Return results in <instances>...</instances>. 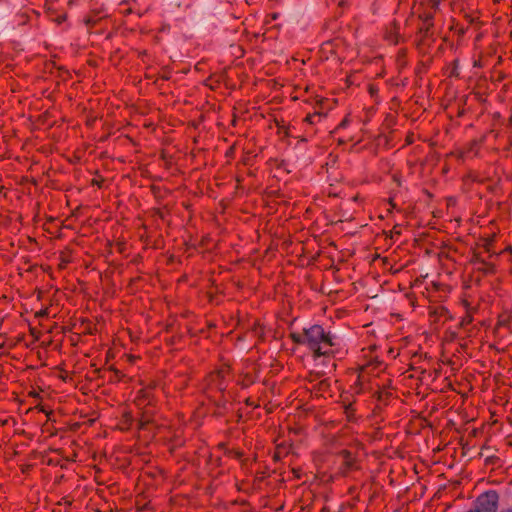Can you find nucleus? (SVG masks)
I'll return each mask as SVG.
<instances>
[{
	"instance_id": "obj_2",
	"label": "nucleus",
	"mask_w": 512,
	"mask_h": 512,
	"mask_svg": "<svg viewBox=\"0 0 512 512\" xmlns=\"http://www.w3.org/2000/svg\"><path fill=\"white\" fill-rule=\"evenodd\" d=\"M498 508V495L494 491L480 495L473 509L468 512H496Z\"/></svg>"
},
{
	"instance_id": "obj_13",
	"label": "nucleus",
	"mask_w": 512,
	"mask_h": 512,
	"mask_svg": "<svg viewBox=\"0 0 512 512\" xmlns=\"http://www.w3.org/2000/svg\"><path fill=\"white\" fill-rule=\"evenodd\" d=\"M65 20H66V15H65V14H64V15H61V16H59V17H57V18L55 19V21H56L57 23H59V24H60V23H62L63 21H65Z\"/></svg>"
},
{
	"instance_id": "obj_16",
	"label": "nucleus",
	"mask_w": 512,
	"mask_h": 512,
	"mask_svg": "<svg viewBox=\"0 0 512 512\" xmlns=\"http://www.w3.org/2000/svg\"><path fill=\"white\" fill-rule=\"evenodd\" d=\"M271 19L272 20H276L278 17H279V14L278 13H273L270 15Z\"/></svg>"
},
{
	"instance_id": "obj_5",
	"label": "nucleus",
	"mask_w": 512,
	"mask_h": 512,
	"mask_svg": "<svg viewBox=\"0 0 512 512\" xmlns=\"http://www.w3.org/2000/svg\"><path fill=\"white\" fill-rule=\"evenodd\" d=\"M153 411L150 409H144L139 420V427L141 429H147L149 425L153 424Z\"/></svg>"
},
{
	"instance_id": "obj_12",
	"label": "nucleus",
	"mask_w": 512,
	"mask_h": 512,
	"mask_svg": "<svg viewBox=\"0 0 512 512\" xmlns=\"http://www.w3.org/2000/svg\"><path fill=\"white\" fill-rule=\"evenodd\" d=\"M376 393H377V395H378L377 397H378V400H379V401H382V400H383L384 395H385V396L391 395V392L378 391V392H376Z\"/></svg>"
},
{
	"instance_id": "obj_21",
	"label": "nucleus",
	"mask_w": 512,
	"mask_h": 512,
	"mask_svg": "<svg viewBox=\"0 0 512 512\" xmlns=\"http://www.w3.org/2000/svg\"><path fill=\"white\" fill-rule=\"evenodd\" d=\"M370 92L373 94V93H375V90H373V88L371 87Z\"/></svg>"
},
{
	"instance_id": "obj_4",
	"label": "nucleus",
	"mask_w": 512,
	"mask_h": 512,
	"mask_svg": "<svg viewBox=\"0 0 512 512\" xmlns=\"http://www.w3.org/2000/svg\"><path fill=\"white\" fill-rule=\"evenodd\" d=\"M376 365L370 363L364 367H362L361 372L358 377L359 384H363L364 382H372V377L374 375V370Z\"/></svg>"
},
{
	"instance_id": "obj_1",
	"label": "nucleus",
	"mask_w": 512,
	"mask_h": 512,
	"mask_svg": "<svg viewBox=\"0 0 512 512\" xmlns=\"http://www.w3.org/2000/svg\"><path fill=\"white\" fill-rule=\"evenodd\" d=\"M305 344L313 351L314 357L327 355L328 350H322L325 346H333L334 343L329 333H325L320 325H313L310 328H305Z\"/></svg>"
},
{
	"instance_id": "obj_11",
	"label": "nucleus",
	"mask_w": 512,
	"mask_h": 512,
	"mask_svg": "<svg viewBox=\"0 0 512 512\" xmlns=\"http://www.w3.org/2000/svg\"><path fill=\"white\" fill-rule=\"evenodd\" d=\"M480 264H482L484 267L483 268H480L481 270H483L484 272H490L493 270V266L484 262V261H479Z\"/></svg>"
},
{
	"instance_id": "obj_10",
	"label": "nucleus",
	"mask_w": 512,
	"mask_h": 512,
	"mask_svg": "<svg viewBox=\"0 0 512 512\" xmlns=\"http://www.w3.org/2000/svg\"><path fill=\"white\" fill-rule=\"evenodd\" d=\"M322 114L321 113H314L313 115H308L306 117V121H308L309 123L311 124H314L315 123V119L316 118H321Z\"/></svg>"
},
{
	"instance_id": "obj_6",
	"label": "nucleus",
	"mask_w": 512,
	"mask_h": 512,
	"mask_svg": "<svg viewBox=\"0 0 512 512\" xmlns=\"http://www.w3.org/2000/svg\"><path fill=\"white\" fill-rule=\"evenodd\" d=\"M228 374V370L227 369H221L217 372H214L211 374V381L213 382H216V381H229V379L226 377V375Z\"/></svg>"
},
{
	"instance_id": "obj_18",
	"label": "nucleus",
	"mask_w": 512,
	"mask_h": 512,
	"mask_svg": "<svg viewBox=\"0 0 512 512\" xmlns=\"http://www.w3.org/2000/svg\"><path fill=\"white\" fill-rule=\"evenodd\" d=\"M428 29H429V26H428L425 30H424L423 28H421V29H420V32H424V33L426 34V33H427V31H428Z\"/></svg>"
},
{
	"instance_id": "obj_24",
	"label": "nucleus",
	"mask_w": 512,
	"mask_h": 512,
	"mask_svg": "<svg viewBox=\"0 0 512 512\" xmlns=\"http://www.w3.org/2000/svg\"><path fill=\"white\" fill-rule=\"evenodd\" d=\"M507 512H512V510H509V511H507Z\"/></svg>"
},
{
	"instance_id": "obj_7",
	"label": "nucleus",
	"mask_w": 512,
	"mask_h": 512,
	"mask_svg": "<svg viewBox=\"0 0 512 512\" xmlns=\"http://www.w3.org/2000/svg\"><path fill=\"white\" fill-rule=\"evenodd\" d=\"M291 338L295 343L298 344H305V330H303L302 334L299 333H292Z\"/></svg>"
},
{
	"instance_id": "obj_22",
	"label": "nucleus",
	"mask_w": 512,
	"mask_h": 512,
	"mask_svg": "<svg viewBox=\"0 0 512 512\" xmlns=\"http://www.w3.org/2000/svg\"><path fill=\"white\" fill-rule=\"evenodd\" d=\"M386 387H387V388H390V389H393V388H394V386H391V385H388V386H386Z\"/></svg>"
},
{
	"instance_id": "obj_23",
	"label": "nucleus",
	"mask_w": 512,
	"mask_h": 512,
	"mask_svg": "<svg viewBox=\"0 0 512 512\" xmlns=\"http://www.w3.org/2000/svg\"><path fill=\"white\" fill-rule=\"evenodd\" d=\"M510 122H511V124H512V117L510 118Z\"/></svg>"
},
{
	"instance_id": "obj_9",
	"label": "nucleus",
	"mask_w": 512,
	"mask_h": 512,
	"mask_svg": "<svg viewBox=\"0 0 512 512\" xmlns=\"http://www.w3.org/2000/svg\"><path fill=\"white\" fill-rule=\"evenodd\" d=\"M341 454L344 457L347 466L348 467L352 466L353 458H352L351 453L349 451L344 450V451H342Z\"/></svg>"
},
{
	"instance_id": "obj_20",
	"label": "nucleus",
	"mask_w": 512,
	"mask_h": 512,
	"mask_svg": "<svg viewBox=\"0 0 512 512\" xmlns=\"http://www.w3.org/2000/svg\"><path fill=\"white\" fill-rule=\"evenodd\" d=\"M339 5H340V6H344V5H345V2H344V1H341V2L339 3Z\"/></svg>"
},
{
	"instance_id": "obj_17",
	"label": "nucleus",
	"mask_w": 512,
	"mask_h": 512,
	"mask_svg": "<svg viewBox=\"0 0 512 512\" xmlns=\"http://www.w3.org/2000/svg\"><path fill=\"white\" fill-rule=\"evenodd\" d=\"M346 123H347V120L346 119L343 120L342 123L340 124V127H344L346 125Z\"/></svg>"
},
{
	"instance_id": "obj_8",
	"label": "nucleus",
	"mask_w": 512,
	"mask_h": 512,
	"mask_svg": "<svg viewBox=\"0 0 512 512\" xmlns=\"http://www.w3.org/2000/svg\"><path fill=\"white\" fill-rule=\"evenodd\" d=\"M101 18H96L94 16H88L84 19L85 25L90 29L93 27Z\"/></svg>"
},
{
	"instance_id": "obj_14",
	"label": "nucleus",
	"mask_w": 512,
	"mask_h": 512,
	"mask_svg": "<svg viewBox=\"0 0 512 512\" xmlns=\"http://www.w3.org/2000/svg\"><path fill=\"white\" fill-rule=\"evenodd\" d=\"M432 18H433V16H432L431 14H427V15L423 18V20H424L425 22H430V21L432 20Z\"/></svg>"
},
{
	"instance_id": "obj_15",
	"label": "nucleus",
	"mask_w": 512,
	"mask_h": 512,
	"mask_svg": "<svg viewBox=\"0 0 512 512\" xmlns=\"http://www.w3.org/2000/svg\"><path fill=\"white\" fill-rule=\"evenodd\" d=\"M398 227H399V225H395L393 228V233H395L397 235H399L401 233L400 230H398Z\"/></svg>"
},
{
	"instance_id": "obj_3",
	"label": "nucleus",
	"mask_w": 512,
	"mask_h": 512,
	"mask_svg": "<svg viewBox=\"0 0 512 512\" xmlns=\"http://www.w3.org/2000/svg\"><path fill=\"white\" fill-rule=\"evenodd\" d=\"M152 387L153 386H145L138 391L134 401L140 409H143L146 404H150Z\"/></svg>"
},
{
	"instance_id": "obj_19",
	"label": "nucleus",
	"mask_w": 512,
	"mask_h": 512,
	"mask_svg": "<svg viewBox=\"0 0 512 512\" xmlns=\"http://www.w3.org/2000/svg\"><path fill=\"white\" fill-rule=\"evenodd\" d=\"M325 382H326V379H322V380H320V381L318 382V384L323 385V384H325Z\"/></svg>"
}]
</instances>
